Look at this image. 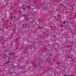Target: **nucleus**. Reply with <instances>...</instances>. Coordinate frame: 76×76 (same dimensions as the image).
<instances>
[{"instance_id": "f257e3e1", "label": "nucleus", "mask_w": 76, "mask_h": 76, "mask_svg": "<svg viewBox=\"0 0 76 76\" xmlns=\"http://www.w3.org/2000/svg\"><path fill=\"white\" fill-rule=\"evenodd\" d=\"M9 39H6V41H9Z\"/></svg>"}, {"instance_id": "f03ea898", "label": "nucleus", "mask_w": 76, "mask_h": 76, "mask_svg": "<svg viewBox=\"0 0 76 76\" xmlns=\"http://www.w3.org/2000/svg\"><path fill=\"white\" fill-rule=\"evenodd\" d=\"M9 62V61H8L6 63V64H7V63H8Z\"/></svg>"}, {"instance_id": "7ed1b4c3", "label": "nucleus", "mask_w": 76, "mask_h": 76, "mask_svg": "<svg viewBox=\"0 0 76 76\" xmlns=\"http://www.w3.org/2000/svg\"><path fill=\"white\" fill-rule=\"evenodd\" d=\"M27 7H28V9H29V8H30V7H31L29 6H28Z\"/></svg>"}, {"instance_id": "20e7f679", "label": "nucleus", "mask_w": 76, "mask_h": 76, "mask_svg": "<svg viewBox=\"0 0 76 76\" xmlns=\"http://www.w3.org/2000/svg\"><path fill=\"white\" fill-rule=\"evenodd\" d=\"M66 23V22L65 21L63 23V24H64V23Z\"/></svg>"}, {"instance_id": "39448f33", "label": "nucleus", "mask_w": 76, "mask_h": 76, "mask_svg": "<svg viewBox=\"0 0 76 76\" xmlns=\"http://www.w3.org/2000/svg\"><path fill=\"white\" fill-rule=\"evenodd\" d=\"M21 68H20V69H22V66H21Z\"/></svg>"}, {"instance_id": "423d86ee", "label": "nucleus", "mask_w": 76, "mask_h": 76, "mask_svg": "<svg viewBox=\"0 0 76 76\" xmlns=\"http://www.w3.org/2000/svg\"><path fill=\"white\" fill-rule=\"evenodd\" d=\"M26 16V14H23V16Z\"/></svg>"}, {"instance_id": "0eeeda50", "label": "nucleus", "mask_w": 76, "mask_h": 76, "mask_svg": "<svg viewBox=\"0 0 76 76\" xmlns=\"http://www.w3.org/2000/svg\"><path fill=\"white\" fill-rule=\"evenodd\" d=\"M65 76H67V74H65Z\"/></svg>"}, {"instance_id": "6e6552de", "label": "nucleus", "mask_w": 76, "mask_h": 76, "mask_svg": "<svg viewBox=\"0 0 76 76\" xmlns=\"http://www.w3.org/2000/svg\"><path fill=\"white\" fill-rule=\"evenodd\" d=\"M23 10H25V8H23Z\"/></svg>"}, {"instance_id": "1a4fd4ad", "label": "nucleus", "mask_w": 76, "mask_h": 76, "mask_svg": "<svg viewBox=\"0 0 76 76\" xmlns=\"http://www.w3.org/2000/svg\"><path fill=\"white\" fill-rule=\"evenodd\" d=\"M12 54V53H10V54H9V55H10V54Z\"/></svg>"}, {"instance_id": "9d476101", "label": "nucleus", "mask_w": 76, "mask_h": 76, "mask_svg": "<svg viewBox=\"0 0 76 76\" xmlns=\"http://www.w3.org/2000/svg\"><path fill=\"white\" fill-rule=\"evenodd\" d=\"M39 28H41V27L39 26Z\"/></svg>"}, {"instance_id": "9b49d317", "label": "nucleus", "mask_w": 76, "mask_h": 76, "mask_svg": "<svg viewBox=\"0 0 76 76\" xmlns=\"http://www.w3.org/2000/svg\"><path fill=\"white\" fill-rule=\"evenodd\" d=\"M30 23H31L32 24H33V23H32V22H30Z\"/></svg>"}, {"instance_id": "f8f14e48", "label": "nucleus", "mask_w": 76, "mask_h": 76, "mask_svg": "<svg viewBox=\"0 0 76 76\" xmlns=\"http://www.w3.org/2000/svg\"><path fill=\"white\" fill-rule=\"evenodd\" d=\"M13 31H16V30H15V29H14Z\"/></svg>"}, {"instance_id": "ddd939ff", "label": "nucleus", "mask_w": 76, "mask_h": 76, "mask_svg": "<svg viewBox=\"0 0 76 76\" xmlns=\"http://www.w3.org/2000/svg\"><path fill=\"white\" fill-rule=\"evenodd\" d=\"M4 56H6V54H4Z\"/></svg>"}, {"instance_id": "4468645a", "label": "nucleus", "mask_w": 76, "mask_h": 76, "mask_svg": "<svg viewBox=\"0 0 76 76\" xmlns=\"http://www.w3.org/2000/svg\"><path fill=\"white\" fill-rule=\"evenodd\" d=\"M10 60V59H8V60Z\"/></svg>"}, {"instance_id": "2eb2a0df", "label": "nucleus", "mask_w": 76, "mask_h": 76, "mask_svg": "<svg viewBox=\"0 0 76 76\" xmlns=\"http://www.w3.org/2000/svg\"><path fill=\"white\" fill-rule=\"evenodd\" d=\"M38 64L39 65V63H38Z\"/></svg>"}, {"instance_id": "dca6fc26", "label": "nucleus", "mask_w": 76, "mask_h": 76, "mask_svg": "<svg viewBox=\"0 0 76 76\" xmlns=\"http://www.w3.org/2000/svg\"><path fill=\"white\" fill-rule=\"evenodd\" d=\"M14 18H16V17H14Z\"/></svg>"}, {"instance_id": "f3484780", "label": "nucleus", "mask_w": 76, "mask_h": 76, "mask_svg": "<svg viewBox=\"0 0 76 76\" xmlns=\"http://www.w3.org/2000/svg\"><path fill=\"white\" fill-rule=\"evenodd\" d=\"M62 27H63V26H61Z\"/></svg>"}, {"instance_id": "a211bd4d", "label": "nucleus", "mask_w": 76, "mask_h": 76, "mask_svg": "<svg viewBox=\"0 0 76 76\" xmlns=\"http://www.w3.org/2000/svg\"><path fill=\"white\" fill-rule=\"evenodd\" d=\"M12 68H13V66H12Z\"/></svg>"}, {"instance_id": "6ab92c4d", "label": "nucleus", "mask_w": 76, "mask_h": 76, "mask_svg": "<svg viewBox=\"0 0 76 76\" xmlns=\"http://www.w3.org/2000/svg\"><path fill=\"white\" fill-rule=\"evenodd\" d=\"M73 42H72V44H73Z\"/></svg>"}, {"instance_id": "aec40b11", "label": "nucleus", "mask_w": 76, "mask_h": 76, "mask_svg": "<svg viewBox=\"0 0 76 76\" xmlns=\"http://www.w3.org/2000/svg\"><path fill=\"white\" fill-rule=\"evenodd\" d=\"M55 18L56 19V17H55Z\"/></svg>"}, {"instance_id": "412c9836", "label": "nucleus", "mask_w": 76, "mask_h": 76, "mask_svg": "<svg viewBox=\"0 0 76 76\" xmlns=\"http://www.w3.org/2000/svg\"><path fill=\"white\" fill-rule=\"evenodd\" d=\"M27 23V25H28V23Z\"/></svg>"}, {"instance_id": "4be33fe9", "label": "nucleus", "mask_w": 76, "mask_h": 76, "mask_svg": "<svg viewBox=\"0 0 76 76\" xmlns=\"http://www.w3.org/2000/svg\"><path fill=\"white\" fill-rule=\"evenodd\" d=\"M16 67V66H14V67Z\"/></svg>"}, {"instance_id": "5701e85b", "label": "nucleus", "mask_w": 76, "mask_h": 76, "mask_svg": "<svg viewBox=\"0 0 76 76\" xmlns=\"http://www.w3.org/2000/svg\"><path fill=\"white\" fill-rule=\"evenodd\" d=\"M50 56H52V54H50Z\"/></svg>"}, {"instance_id": "b1692460", "label": "nucleus", "mask_w": 76, "mask_h": 76, "mask_svg": "<svg viewBox=\"0 0 76 76\" xmlns=\"http://www.w3.org/2000/svg\"><path fill=\"white\" fill-rule=\"evenodd\" d=\"M71 59H72V57H71Z\"/></svg>"}, {"instance_id": "393cba45", "label": "nucleus", "mask_w": 76, "mask_h": 76, "mask_svg": "<svg viewBox=\"0 0 76 76\" xmlns=\"http://www.w3.org/2000/svg\"><path fill=\"white\" fill-rule=\"evenodd\" d=\"M13 59H14V60H15V58H13Z\"/></svg>"}, {"instance_id": "a878e982", "label": "nucleus", "mask_w": 76, "mask_h": 76, "mask_svg": "<svg viewBox=\"0 0 76 76\" xmlns=\"http://www.w3.org/2000/svg\"><path fill=\"white\" fill-rule=\"evenodd\" d=\"M26 17H27V15H26Z\"/></svg>"}, {"instance_id": "bb28decb", "label": "nucleus", "mask_w": 76, "mask_h": 76, "mask_svg": "<svg viewBox=\"0 0 76 76\" xmlns=\"http://www.w3.org/2000/svg\"><path fill=\"white\" fill-rule=\"evenodd\" d=\"M24 39V38H23V39Z\"/></svg>"}, {"instance_id": "cd10ccee", "label": "nucleus", "mask_w": 76, "mask_h": 76, "mask_svg": "<svg viewBox=\"0 0 76 76\" xmlns=\"http://www.w3.org/2000/svg\"><path fill=\"white\" fill-rule=\"evenodd\" d=\"M29 13H31V12H29Z\"/></svg>"}, {"instance_id": "c85d7f7f", "label": "nucleus", "mask_w": 76, "mask_h": 76, "mask_svg": "<svg viewBox=\"0 0 76 76\" xmlns=\"http://www.w3.org/2000/svg\"><path fill=\"white\" fill-rule=\"evenodd\" d=\"M73 59H74V58H73Z\"/></svg>"}, {"instance_id": "c756f323", "label": "nucleus", "mask_w": 76, "mask_h": 76, "mask_svg": "<svg viewBox=\"0 0 76 76\" xmlns=\"http://www.w3.org/2000/svg\"><path fill=\"white\" fill-rule=\"evenodd\" d=\"M0 66H1V65H0Z\"/></svg>"}, {"instance_id": "7c9ffc66", "label": "nucleus", "mask_w": 76, "mask_h": 76, "mask_svg": "<svg viewBox=\"0 0 76 76\" xmlns=\"http://www.w3.org/2000/svg\"><path fill=\"white\" fill-rule=\"evenodd\" d=\"M66 13H67V12H66Z\"/></svg>"}]
</instances>
